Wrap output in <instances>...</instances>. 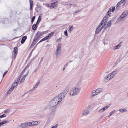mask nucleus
Here are the masks:
<instances>
[{
  "mask_svg": "<svg viewBox=\"0 0 128 128\" xmlns=\"http://www.w3.org/2000/svg\"><path fill=\"white\" fill-rule=\"evenodd\" d=\"M80 89L79 88L74 87L70 90L68 94L71 96H75L78 95L80 92Z\"/></svg>",
  "mask_w": 128,
  "mask_h": 128,
  "instance_id": "3",
  "label": "nucleus"
},
{
  "mask_svg": "<svg viewBox=\"0 0 128 128\" xmlns=\"http://www.w3.org/2000/svg\"><path fill=\"white\" fill-rule=\"evenodd\" d=\"M8 72V71H7L6 72H5L3 75V78H4V76H5V75L7 73V72Z\"/></svg>",
  "mask_w": 128,
  "mask_h": 128,
  "instance_id": "50",
  "label": "nucleus"
},
{
  "mask_svg": "<svg viewBox=\"0 0 128 128\" xmlns=\"http://www.w3.org/2000/svg\"><path fill=\"white\" fill-rule=\"evenodd\" d=\"M81 10H76L75 12V15H76L77 13H79L80 12V11H81Z\"/></svg>",
  "mask_w": 128,
  "mask_h": 128,
  "instance_id": "47",
  "label": "nucleus"
},
{
  "mask_svg": "<svg viewBox=\"0 0 128 128\" xmlns=\"http://www.w3.org/2000/svg\"><path fill=\"white\" fill-rule=\"evenodd\" d=\"M42 59H41V61H42Z\"/></svg>",
  "mask_w": 128,
  "mask_h": 128,
  "instance_id": "64",
  "label": "nucleus"
},
{
  "mask_svg": "<svg viewBox=\"0 0 128 128\" xmlns=\"http://www.w3.org/2000/svg\"><path fill=\"white\" fill-rule=\"evenodd\" d=\"M67 92L68 91L65 90L62 92L51 100L49 103V106L51 108L56 107L61 103L62 99L67 94Z\"/></svg>",
  "mask_w": 128,
  "mask_h": 128,
  "instance_id": "1",
  "label": "nucleus"
},
{
  "mask_svg": "<svg viewBox=\"0 0 128 128\" xmlns=\"http://www.w3.org/2000/svg\"><path fill=\"white\" fill-rule=\"evenodd\" d=\"M49 39V37L48 36H46L44 38L42 39L40 42L38 43V44L42 42L43 41H45Z\"/></svg>",
  "mask_w": 128,
  "mask_h": 128,
  "instance_id": "19",
  "label": "nucleus"
},
{
  "mask_svg": "<svg viewBox=\"0 0 128 128\" xmlns=\"http://www.w3.org/2000/svg\"><path fill=\"white\" fill-rule=\"evenodd\" d=\"M17 85V84L14 83L12 85V87L13 89H14V88Z\"/></svg>",
  "mask_w": 128,
  "mask_h": 128,
  "instance_id": "42",
  "label": "nucleus"
},
{
  "mask_svg": "<svg viewBox=\"0 0 128 128\" xmlns=\"http://www.w3.org/2000/svg\"><path fill=\"white\" fill-rule=\"evenodd\" d=\"M18 81L16 80L15 81V82L14 83H15V84H17L18 83Z\"/></svg>",
  "mask_w": 128,
  "mask_h": 128,
  "instance_id": "55",
  "label": "nucleus"
},
{
  "mask_svg": "<svg viewBox=\"0 0 128 128\" xmlns=\"http://www.w3.org/2000/svg\"><path fill=\"white\" fill-rule=\"evenodd\" d=\"M117 73L118 72L116 70H115L111 73L110 74L111 76V78H113V77L115 76Z\"/></svg>",
  "mask_w": 128,
  "mask_h": 128,
  "instance_id": "14",
  "label": "nucleus"
},
{
  "mask_svg": "<svg viewBox=\"0 0 128 128\" xmlns=\"http://www.w3.org/2000/svg\"><path fill=\"white\" fill-rule=\"evenodd\" d=\"M127 97H128V93L127 94Z\"/></svg>",
  "mask_w": 128,
  "mask_h": 128,
  "instance_id": "62",
  "label": "nucleus"
},
{
  "mask_svg": "<svg viewBox=\"0 0 128 128\" xmlns=\"http://www.w3.org/2000/svg\"><path fill=\"white\" fill-rule=\"evenodd\" d=\"M29 73V72H27V73L26 74L24 75V76L23 77H24L25 78H26V77L28 75V73Z\"/></svg>",
  "mask_w": 128,
  "mask_h": 128,
  "instance_id": "51",
  "label": "nucleus"
},
{
  "mask_svg": "<svg viewBox=\"0 0 128 128\" xmlns=\"http://www.w3.org/2000/svg\"><path fill=\"white\" fill-rule=\"evenodd\" d=\"M69 27L70 28L68 30V31L70 33H71L74 29V27L73 26H70Z\"/></svg>",
  "mask_w": 128,
  "mask_h": 128,
  "instance_id": "34",
  "label": "nucleus"
},
{
  "mask_svg": "<svg viewBox=\"0 0 128 128\" xmlns=\"http://www.w3.org/2000/svg\"><path fill=\"white\" fill-rule=\"evenodd\" d=\"M126 0H122L120 1V2H121L122 4H123V5L124 6L125 5Z\"/></svg>",
  "mask_w": 128,
  "mask_h": 128,
  "instance_id": "39",
  "label": "nucleus"
},
{
  "mask_svg": "<svg viewBox=\"0 0 128 128\" xmlns=\"http://www.w3.org/2000/svg\"><path fill=\"white\" fill-rule=\"evenodd\" d=\"M65 68H63V70H65Z\"/></svg>",
  "mask_w": 128,
  "mask_h": 128,
  "instance_id": "60",
  "label": "nucleus"
},
{
  "mask_svg": "<svg viewBox=\"0 0 128 128\" xmlns=\"http://www.w3.org/2000/svg\"><path fill=\"white\" fill-rule=\"evenodd\" d=\"M6 115L5 114H4L2 116H0V118H4L6 116Z\"/></svg>",
  "mask_w": 128,
  "mask_h": 128,
  "instance_id": "44",
  "label": "nucleus"
},
{
  "mask_svg": "<svg viewBox=\"0 0 128 128\" xmlns=\"http://www.w3.org/2000/svg\"><path fill=\"white\" fill-rule=\"evenodd\" d=\"M112 24V22L110 21H109L104 27V30H107L109 29L111 26Z\"/></svg>",
  "mask_w": 128,
  "mask_h": 128,
  "instance_id": "7",
  "label": "nucleus"
},
{
  "mask_svg": "<svg viewBox=\"0 0 128 128\" xmlns=\"http://www.w3.org/2000/svg\"><path fill=\"white\" fill-rule=\"evenodd\" d=\"M41 9L42 6L40 5H39L36 8V11L38 12L40 11L41 10Z\"/></svg>",
  "mask_w": 128,
  "mask_h": 128,
  "instance_id": "20",
  "label": "nucleus"
},
{
  "mask_svg": "<svg viewBox=\"0 0 128 128\" xmlns=\"http://www.w3.org/2000/svg\"><path fill=\"white\" fill-rule=\"evenodd\" d=\"M89 112L88 110H85L83 111L82 114L83 116H86L89 114Z\"/></svg>",
  "mask_w": 128,
  "mask_h": 128,
  "instance_id": "18",
  "label": "nucleus"
},
{
  "mask_svg": "<svg viewBox=\"0 0 128 128\" xmlns=\"http://www.w3.org/2000/svg\"><path fill=\"white\" fill-rule=\"evenodd\" d=\"M98 95L96 93L95 90H94L92 92L91 94V95L94 97L95 96Z\"/></svg>",
  "mask_w": 128,
  "mask_h": 128,
  "instance_id": "24",
  "label": "nucleus"
},
{
  "mask_svg": "<svg viewBox=\"0 0 128 128\" xmlns=\"http://www.w3.org/2000/svg\"><path fill=\"white\" fill-rule=\"evenodd\" d=\"M95 90L96 92V93L98 94H100L102 92L103 90V89L102 88H98Z\"/></svg>",
  "mask_w": 128,
  "mask_h": 128,
  "instance_id": "16",
  "label": "nucleus"
},
{
  "mask_svg": "<svg viewBox=\"0 0 128 128\" xmlns=\"http://www.w3.org/2000/svg\"><path fill=\"white\" fill-rule=\"evenodd\" d=\"M123 19H124V18H123V17H122L121 16H120L118 20L117 21L120 22L122 21Z\"/></svg>",
  "mask_w": 128,
  "mask_h": 128,
  "instance_id": "37",
  "label": "nucleus"
},
{
  "mask_svg": "<svg viewBox=\"0 0 128 128\" xmlns=\"http://www.w3.org/2000/svg\"><path fill=\"white\" fill-rule=\"evenodd\" d=\"M46 32H47L46 31L43 32H40V31L38 32L37 34L34 38L33 41L31 45H35L36 43L35 42L37 40H38V39L40 37L42 36L44 34H46Z\"/></svg>",
  "mask_w": 128,
  "mask_h": 128,
  "instance_id": "2",
  "label": "nucleus"
},
{
  "mask_svg": "<svg viewBox=\"0 0 128 128\" xmlns=\"http://www.w3.org/2000/svg\"><path fill=\"white\" fill-rule=\"evenodd\" d=\"M58 126V124H56L55 125V126H54V128H56Z\"/></svg>",
  "mask_w": 128,
  "mask_h": 128,
  "instance_id": "53",
  "label": "nucleus"
},
{
  "mask_svg": "<svg viewBox=\"0 0 128 128\" xmlns=\"http://www.w3.org/2000/svg\"><path fill=\"white\" fill-rule=\"evenodd\" d=\"M115 9V7H113L112 8H110L107 12L108 15L110 16L111 15V14H110L111 12H114V11Z\"/></svg>",
  "mask_w": 128,
  "mask_h": 128,
  "instance_id": "9",
  "label": "nucleus"
},
{
  "mask_svg": "<svg viewBox=\"0 0 128 128\" xmlns=\"http://www.w3.org/2000/svg\"><path fill=\"white\" fill-rule=\"evenodd\" d=\"M116 112V111L115 110H114L113 111L111 112H110L109 114L108 115V117H110V116H112V115L113 114H114L115 113V112Z\"/></svg>",
  "mask_w": 128,
  "mask_h": 128,
  "instance_id": "31",
  "label": "nucleus"
},
{
  "mask_svg": "<svg viewBox=\"0 0 128 128\" xmlns=\"http://www.w3.org/2000/svg\"><path fill=\"white\" fill-rule=\"evenodd\" d=\"M121 44L120 43L118 45L114 47V50H115L118 49L119 48V47H120L121 46Z\"/></svg>",
  "mask_w": 128,
  "mask_h": 128,
  "instance_id": "30",
  "label": "nucleus"
},
{
  "mask_svg": "<svg viewBox=\"0 0 128 128\" xmlns=\"http://www.w3.org/2000/svg\"><path fill=\"white\" fill-rule=\"evenodd\" d=\"M52 7L54 8L58 7V5L57 2L52 3L51 4Z\"/></svg>",
  "mask_w": 128,
  "mask_h": 128,
  "instance_id": "11",
  "label": "nucleus"
},
{
  "mask_svg": "<svg viewBox=\"0 0 128 128\" xmlns=\"http://www.w3.org/2000/svg\"><path fill=\"white\" fill-rule=\"evenodd\" d=\"M14 53L15 54H18V48L16 47L14 48Z\"/></svg>",
  "mask_w": 128,
  "mask_h": 128,
  "instance_id": "36",
  "label": "nucleus"
},
{
  "mask_svg": "<svg viewBox=\"0 0 128 128\" xmlns=\"http://www.w3.org/2000/svg\"><path fill=\"white\" fill-rule=\"evenodd\" d=\"M103 116H101L100 118L98 119V120H102L103 118Z\"/></svg>",
  "mask_w": 128,
  "mask_h": 128,
  "instance_id": "52",
  "label": "nucleus"
},
{
  "mask_svg": "<svg viewBox=\"0 0 128 128\" xmlns=\"http://www.w3.org/2000/svg\"><path fill=\"white\" fill-rule=\"evenodd\" d=\"M112 76L110 74L108 75V76L107 77H106L104 80V82H106L110 80L111 78H111Z\"/></svg>",
  "mask_w": 128,
  "mask_h": 128,
  "instance_id": "10",
  "label": "nucleus"
},
{
  "mask_svg": "<svg viewBox=\"0 0 128 128\" xmlns=\"http://www.w3.org/2000/svg\"><path fill=\"white\" fill-rule=\"evenodd\" d=\"M32 126L38 124V121H33L32 122Z\"/></svg>",
  "mask_w": 128,
  "mask_h": 128,
  "instance_id": "25",
  "label": "nucleus"
},
{
  "mask_svg": "<svg viewBox=\"0 0 128 128\" xmlns=\"http://www.w3.org/2000/svg\"><path fill=\"white\" fill-rule=\"evenodd\" d=\"M21 77H19V78H17V80H16L17 81H18V82L20 80V79Z\"/></svg>",
  "mask_w": 128,
  "mask_h": 128,
  "instance_id": "49",
  "label": "nucleus"
},
{
  "mask_svg": "<svg viewBox=\"0 0 128 128\" xmlns=\"http://www.w3.org/2000/svg\"><path fill=\"white\" fill-rule=\"evenodd\" d=\"M54 34V32H51L50 34H49L47 36H48L49 37V39L51 38L52 36Z\"/></svg>",
  "mask_w": 128,
  "mask_h": 128,
  "instance_id": "33",
  "label": "nucleus"
},
{
  "mask_svg": "<svg viewBox=\"0 0 128 128\" xmlns=\"http://www.w3.org/2000/svg\"><path fill=\"white\" fill-rule=\"evenodd\" d=\"M55 111H52L48 114V115L50 117H52L55 114Z\"/></svg>",
  "mask_w": 128,
  "mask_h": 128,
  "instance_id": "15",
  "label": "nucleus"
},
{
  "mask_svg": "<svg viewBox=\"0 0 128 128\" xmlns=\"http://www.w3.org/2000/svg\"><path fill=\"white\" fill-rule=\"evenodd\" d=\"M14 89H12V87H11V88L9 90H8V91L7 92V94H10V93H11L12 91Z\"/></svg>",
  "mask_w": 128,
  "mask_h": 128,
  "instance_id": "32",
  "label": "nucleus"
},
{
  "mask_svg": "<svg viewBox=\"0 0 128 128\" xmlns=\"http://www.w3.org/2000/svg\"><path fill=\"white\" fill-rule=\"evenodd\" d=\"M27 38V37L26 36H24L22 39V40L21 42V43L22 44H24V43L25 42Z\"/></svg>",
  "mask_w": 128,
  "mask_h": 128,
  "instance_id": "17",
  "label": "nucleus"
},
{
  "mask_svg": "<svg viewBox=\"0 0 128 128\" xmlns=\"http://www.w3.org/2000/svg\"><path fill=\"white\" fill-rule=\"evenodd\" d=\"M128 14V11H125L122 14L121 16L122 17H123V18H124L126 17Z\"/></svg>",
  "mask_w": 128,
  "mask_h": 128,
  "instance_id": "12",
  "label": "nucleus"
},
{
  "mask_svg": "<svg viewBox=\"0 0 128 128\" xmlns=\"http://www.w3.org/2000/svg\"><path fill=\"white\" fill-rule=\"evenodd\" d=\"M30 2V10H32V7L33 5V2L32 0H29Z\"/></svg>",
  "mask_w": 128,
  "mask_h": 128,
  "instance_id": "13",
  "label": "nucleus"
},
{
  "mask_svg": "<svg viewBox=\"0 0 128 128\" xmlns=\"http://www.w3.org/2000/svg\"><path fill=\"white\" fill-rule=\"evenodd\" d=\"M48 6L49 7H51L52 6H51V5H50V4H48Z\"/></svg>",
  "mask_w": 128,
  "mask_h": 128,
  "instance_id": "57",
  "label": "nucleus"
},
{
  "mask_svg": "<svg viewBox=\"0 0 128 128\" xmlns=\"http://www.w3.org/2000/svg\"><path fill=\"white\" fill-rule=\"evenodd\" d=\"M27 128H30V127L32 126V122H26Z\"/></svg>",
  "mask_w": 128,
  "mask_h": 128,
  "instance_id": "28",
  "label": "nucleus"
},
{
  "mask_svg": "<svg viewBox=\"0 0 128 128\" xmlns=\"http://www.w3.org/2000/svg\"><path fill=\"white\" fill-rule=\"evenodd\" d=\"M84 121L82 120H80L78 121L79 123L81 124H84Z\"/></svg>",
  "mask_w": 128,
  "mask_h": 128,
  "instance_id": "40",
  "label": "nucleus"
},
{
  "mask_svg": "<svg viewBox=\"0 0 128 128\" xmlns=\"http://www.w3.org/2000/svg\"><path fill=\"white\" fill-rule=\"evenodd\" d=\"M104 27V26H102L99 24L96 28V29L95 32V34H98Z\"/></svg>",
  "mask_w": 128,
  "mask_h": 128,
  "instance_id": "6",
  "label": "nucleus"
},
{
  "mask_svg": "<svg viewBox=\"0 0 128 128\" xmlns=\"http://www.w3.org/2000/svg\"><path fill=\"white\" fill-rule=\"evenodd\" d=\"M104 111L103 110L102 108L101 109V110H100L98 112H99L102 113L103 112H104Z\"/></svg>",
  "mask_w": 128,
  "mask_h": 128,
  "instance_id": "48",
  "label": "nucleus"
},
{
  "mask_svg": "<svg viewBox=\"0 0 128 128\" xmlns=\"http://www.w3.org/2000/svg\"><path fill=\"white\" fill-rule=\"evenodd\" d=\"M119 111L120 112H126L127 111V110L125 109H120L119 110Z\"/></svg>",
  "mask_w": 128,
  "mask_h": 128,
  "instance_id": "38",
  "label": "nucleus"
},
{
  "mask_svg": "<svg viewBox=\"0 0 128 128\" xmlns=\"http://www.w3.org/2000/svg\"><path fill=\"white\" fill-rule=\"evenodd\" d=\"M41 18L42 17L40 16H39L38 18L36 23V24H39L41 20Z\"/></svg>",
  "mask_w": 128,
  "mask_h": 128,
  "instance_id": "29",
  "label": "nucleus"
},
{
  "mask_svg": "<svg viewBox=\"0 0 128 128\" xmlns=\"http://www.w3.org/2000/svg\"><path fill=\"white\" fill-rule=\"evenodd\" d=\"M37 24H34L33 25L32 27V29L33 30H35L37 28V26H36Z\"/></svg>",
  "mask_w": 128,
  "mask_h": 128,
  "instance_id": "27",
  "label": "nucleus"
},
{
  "mask_svg": "<svg viewBox=\"0 0 128 128\" xmlns=\"http://www.w3.org/2000/svg\"><path fill=\"white\" fill-rule=\"evenodd\" d=\"M35 16H34L32 18V22L33 23L35 20Z\"/></svg>",
  "mask_w": 128,
  "mask_h": 128,
  "instance_id": "46",
  "label": "nucleus"
},
{
  "mask_svg": "<svg viewBox=\"0 0 128 128\" xmlns=\"http://www.w3.org/2000/svg\"><path fill=\"white\" fill-rule=\"evenodd\" d=\"M10 121H7L6 120H4L2 122H0V126L2 125L3 124H6L7 122H9Z\"/></svg>",
  "mask_w": 128,
  "mask_h": 128,
  "instance_id": "22",
  "label": "nucleus"
},
{
  "mask_svg": "<svg viewBox=\"0 0 128 128\" xmlns=\"http://www.w3.org/2000/svg\"><path fill=\"white\" fill-rule=\"evenodd\" d=\"M34 60V58H33V59L32 60V61H33V60Z\"/></svg>",
  "mask_w": 128,
  "mask_h": 128,
  "instance_id": "63",
  "label": "nucleus"
},
{
  "mask_svg": "<svg viewBox=\"0 0 128 128\" xmlns=\"http://www.w3.org/2000/svg\"><path fill=\"white\" fill-rule=\"evenodd\" d=\"M21 126L23 128H27L26 122L23 123L21 124Z\"/></svg>",
  "mask_w": 128,
  "mask_h": 128,
  "instance_id": "21",
  "label": "nucleus"
},
{
  "mask_svg": "<svg viewBox=\"0 0 128 128\" xmlns=\"http://www.w3.org/2000/svg\"><path fill=\"white\" fill-rule=\"evenodd\" d=\"M10 112V110L9 109H7L4 111V113L6 114Z\"/></svg>",
  "mask_w": 128,
  "mask_h": 128,
  "instance_id": "41",
  "label": "nucleus"
},
{
  "mask_svg": "<svg viewBox=\"0 0 128 128\" xmlns=\"http://www.w3.org/2000/svg\"><path fill=\"white\" fill-rule=\"evenodd\" d=\"M26 68L23 70V72H24L25 71V70H26Z\"/></svg>",
  "mask_w": 128,
  "mask_h": 128,
  "instance_id": "58",
  "label": "nucleus"
},
{
  "mask_svg": "<svg viewBox=\"0 0 128 128\" xmlns=\"http://www.w3.org/2000/svg\"><path fill=\"white\" fill-rule=\"evenodd\" d=\"M39 65H38V66L34 70V72H33L32 73L33 74H36V72L37 71V70L39 69Z\"/></svg>",
  "mask_w": 128,
  "mask_h": 128,
  "instance_id": "26",
  "label": "nucleus"
},
{
  "mask_svg": "<svg viewBox=\"0 0 128 128\" xmlns=\"http://www.w3.org/2000/svg\"><path fill=\"white\" fill-rule=\"evenodd\" d=\"M40 82H37L36 83V85L35 86L34 88H33L31 90H29V91H28L27 92H26V93L25 94H24L22 96H24L25 94H27V93H28V92H32L33 90H35L36 88H37V87H38V85L40 84Z\"/></svg>",
  "mask_w": 128,
  "mask_h": 128,
  "instance_id": "8",
  "label": "nucleus"
},
{
  "mask_svg": "<svg viewBox=\"0 0 128 128\" xmlns=\"http://www.w3.org/2000/svg\"><path fill=\"white\" fill-rule=\"evenodd\" d=\"M62 44H59L57 46V48L55 53L56 56L57 58H59L62 54Z\"/></svg>",
  "mask_w": 128,
  "mask_h": 128,
  "instance_id": "4",
  "label": "nucleus"
},
{
  "mask_svg": "<svg viewBox=\"0 0 128 128\" xmlns=\"http://www.w3.org/2000/svg\"><path fill=\"white\" fill-rule=\"evenodd\" d=\"M122 4L121 2H120V1L119 2L117 5V7L116 8V10H118L119 9V8L120 7V5Z\"/></svg>",
  "mask_w": 128,
  "mask_h": 128,
  "instance_id": "23",
  "label": "nucleus"
},
{
  "mask_svg": "<svg viewBox=\"0 0 128 128\" xmlns=\"http://www.w3.org/2000/svg\"><path fill=\"white\" fill-rule=\"evenodd\" d=\"M64 34L66 36H68V34L67 30H66L64 32Z\"/></svg>",
  "mask_w": 128,
  "mask_h": 128,
  "instance_id": "45",
  "label": "nucleus"
},
{
  "mask_svg": "<svg viewBox=\"0 0 128 128\" xmlns=\"http://www.w3.org/2000/svg\"><path fill=\"white\" fill-rule=\"evenodd\" d=\"M54 128V126H52V128Z\"/></svg>",
  "mask_w": 128,
  "mask_h": 128,
  "instance_id": "61",
  "label": "nucleus"
},
{
  "mask_svg": "<svg viewBox=\"0 0 128 128\" xmlns=\"http://www.w3.org/2000/svg\"><path fill=\"white\" fill-rule=\"evenodd\" d=\"M72 62V60H70V61L68 63H69H69H70V62Z\"/></svg>",
  "mask_w": 128,
  "mask_h": 128,
  "instance_id": "59",
  "label": "nucleus"
},
{
  "mask_svg": "<svg viewBox=\"0 0 128 128\" xmlns=\"http://www.w3.org/2000/svg\"><path fill=\"white\" fill-rule=\"evenodd\" d=\"M62 40V38H60L59 39H58L57 40L56 42H58V40Z\"/></svg>",
  "mask_w": 128,
  "mask_h": 128,
  "instance_id": "56",
  "label": "nucleus"
},
{
  "mask_svg": "<svg viewBox=\"0 0 128 128\" xmlns=\"http://www.w3.org/2000/svg\"><path fill=\"white\" fill-rule=\"evenodd\" d=\"M68 64V62H67L66 64H65L64 66H67Z\"/></svg>",
  "mask_w": 128,
  "mask_h": 128,
  "instance_id": "54",
  "label": "nucleus"
},
{
  "mask_svg": "<svg viewBox=\"0 0 128 128\" xmlns=\"http://www.w3.org/2000/svg\"><path fill=\"white\" fill-rule=\"evenodd\" d=\"M110 106V104H109L108 106H107L104 108H102L103 109V110H104V111L105 110L108 109V108Z\"/></svg>",
  "mask_w": 128,
  "mask_h": 128,
  "instance_id": "35",
  "label": "nucleus"
},
{
  "mask_svg": "<svg viewBox=\"0 0 128 128\" xmlns=\"http://www.w3.org/2000/svg\"><path fill=\"white\" fill-rule=\"evenodd\" d=\"M25 78L24 77H23L22 78L20 81V83H21L22 82H23Z\"/></svg>",
  "mask_w": 128,
  "mask_h": 128,
  "instance_id": "43",
  "label": "nucleus"
},
{
  "mask_svg": "<svg viewBox=\"0 0 128 128\" xmlns=\"http://www.w3.org/2000/svg\"><path fill=\"white\" fill-rule=\"evenodd\" d=\"M108 17L107 16H105L100 24L102 26H103L104 27L107 24L106 22L108 20Z\"/></svg>",
  "mask_w": 128,
  "mask_h": 128,
  "instance_id": "5",
  "label": "nucleus"
}]
</instances>
